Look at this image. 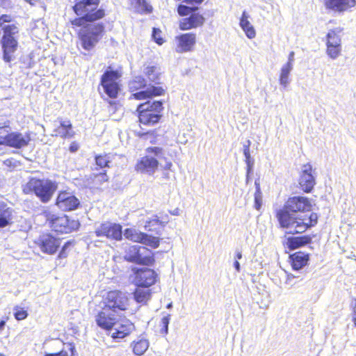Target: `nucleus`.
<instances>
[{"mask_svg": "<svg viewBox=\"0 0 356 356\" xmlns=\"http://www.w3.org/2000/svg\"><path fill=\"white\" fill-rule=\"evenodd\" d=\"M312 209V204L308 197L293 196L287 199L282 208L275 211V216L279 223V227L286 229L287 234L293 235L287 237L283 242L284 248L293 250L312 243L313 238L316 236L315 234L294 235L303 234L315 227L318 222V215L315 212L303 216L293 214L309 212Z\"/></svg>", "mask_w": 356, "mask_h": 356, "instance_id": "nucleus-1", "label": "nucleus"}, {"mask_svg": "<svg viewBox=\"0 0 356 356\" xmlns=\"http://www.w3.org/2000/svg\"><path fill=\"white\" fill-rule=\"evenodd\" d=\"M99 4L100 0H76L72 7L76 17L69 23L76 31L81 48L88 51L92 50L105 34L104 24L96 23L106 15Z\"/></svg>", "mask_w": 356, "mask_h": 356, "instance_id": "nucleus-2", "label": "nucleus"}, {"mask_svg": "<svg viewBox=\"0 0 356 356\" xmlns=\"http://www.w3.org/2000/svg\"><path fill=\"white\" fill-rule=\"evenodd\" d=\"M12 21L13 17L10 15H0V29L2 31L0 44L2 49V58L6 63H10L15 59V54L19 46L17 39L19 32L18 24L15 23L7 24Z\"/></svg>", "mask_w": 356, "mask_h": 356, "instance_id": "nucleus-3", "label": "nucleus"}, {"mask_svg": "<svg viewBox=\"0 0 356 356\" xmlns=\"http://www.w3.org/2000/svg\"><path fill=\"white\" fill-rule=\"evenodd\" d=\"M58 189V183L47 178L29 177L22 185V191L24 195H34L42 203H48Z\"/></svg>", "mask_w": 356, "mask_h": 356, "instance_id": "nucleus-4", "label": "nucleus"}, {"mask_svg": "<svg viewBox=\"0 0 356 356\" xmlns=\"http://www.w3.org/2000/svg\"><path fill=\"white\" fill-rule=\"evenodd\" d=\"M163 102L149 101L140 103L136 108L138 122L145 126H154L163 116Z\"/></svg>", "mask_w": 356, "mask_h": 356, "instance_id": "nucleus-5", "label": "nucleus"}, {"mask_svg": "<svg viewBox=\"0 0 356 356\" xmlns=\"http://www.w3.org/2000/svg\"><path fill=\"white\" fill-rule=\"evenodd\" d=\"M32 132L22 134L19 131H10L9 121L0 122V145L20 149L27 147L32 138Z\"/></svg>", "mask_w": 356, "mask_h": 356, "instance_id": "nucleus-6", "label": "nucleus"}, {"mask_svg": "<svg viewBox=\"0 0 356 356\" xmlns=\"http://www.w3.org/2000/svg\"><path fill=\"white\" fill-rule=\"evenodd\" d=\"M129 90L132 93L130 99L141 101L162 96L165 90L161 86H149L147 88V81L141 76H135L129 83Z\"/></svg>", "mask_w": 356, "mask_h": 356, "instance_id": "nucleus-7", "label": "nucleus"}, {"mask_svg": "<svg viewBox=\"0 0 356 356\" xmlns=\"http://www.w3.org/2000/svg\"><path fill=\"white\" fill-rule=\"evenodd\" d=\"M103 309L113 313L126 312L130 307V299L126 292L120 289L108 291L102 296Z\"/></svg>", "mask_w": 356, "mask_h": 356, "instance_id": "nucleus-8", "label": "nucleus"}, {"mask_svg": "<svg viewBox=\"0 0 356 356\" xmlns=\"http://www.w3.org/2000/svg\"><path fill=\"white\" fill-rule=\"evenodd\" d=\"M122 77V71L114 70L111 66L107 67L100 78V85L105 94L111 99L118 98L121 90L120 83Z\"/></svg>", "mask_w": 356, "mask_h": 356, "instance_id": "nucleus-9", "label": "nucleus"}, {"mask_svg": "<svg viewBox=\"0 0 356 356\" xmlns=\"http://www.w3.org/2000/svg\"><path fill=\"white\" fill-rule=\"evenodd\" d=\"M124 259L138 265L151 266L155 264L154 253L145 246L132 245L125 250Z\"/></svg>", "mask_w": 356, "mask_h": 356, "instance_id": "nucleus-10", "label": "nucleus"}, {"mask_svg": "<svg viewBox=\"0 0 356 356\" xmlns=\"http://www.w3.org/2000/svg\"><path fill=\"white\" fill-rule=\"evenodd\" d=\"M49 213L45 215L49 222V227L56 232L59 234H68L76 231L79 227L78 220L70 218L66 215L61 216H51L49 218Z\"/></svg>", "mask_w": 356, "mask_h": 356, "instance_id": "nucleus-11", "label": "nucleus"}, {"mask_svg": "<svg viewBox=\"0 0 356 356\" xmlns=\"http://www.w3.org/2000/svg\"><path fill=\"white\" fill-rule=\"evenodd\" d=\"M95 234L97 237H105L111 241H120L122 239V226L111 221H104L95 228Z\"/></svg>", "mask_w": 356, "mask_h": 356, "instance_id": "nucleus-12", "label": "nucleus"}, {"mask_svg": "<svg viewBox=\"0 0 356 356\" xmlns=\"http://www.w3.org/2000/svg\"><path fill=\"white\" fill-rule=\"evenodd\" d=\"M134 284L136 286L149 288L159 280L158 274L153 269L148 268H134Z\"/></svg>", "mask_w": 356, "mask_h": 356, "instance_id": "nucleus-13", "label": "nucleus"}, {"mask_svg": "<svg viewBox=\"0 0 356 356\" xmlns=\"http://www.w3.org/2000/svg\"><path fill=\"white\" fill-rule=\"evenodd\" d=\"M342 28L330 29L326 35V53L332 59L338 58L341 52V39L339 35Z\"/></svg>", "mask_w": 356, "mask_h": 356, "instance_id": "nucleus-14", "label": "nucleus"}, {"mask_svg": "<svg viewBox=\"0 0 356 356\" xmlns=\"http://www.w3.org/2000/svg\"><path fill=\"white\" fill-rule=\"evenodd\" d=\"M55 205L63 211H71L80 207V201L71 192L62 190L58 193Z\"/></svg>", "mask_w": 356, "mask_h": 356, "instance_id": "nucleus-15", "label": "nucleus"}, {"mask_svg": "<svg viewBox=\"0 0 356 356\" xmlns=\"http://www.w3.org/2000/svg\"><path fill=\"white\" fill-rule=\"evenodd\" d=\"M196 44V34L193 32L181 33L175 38V50L183 54L192 51Z\"/></svg>", "mask_w": 356, "mask_h": 356, "instance_id": "nucleus-16", "label": "nucleus"}, {"mask_svg": "<svg viewBox=\"0 0 356 356\" xmlns=\"http://www.w3.org/2000/svg\"><path fill=\"white\" fill-rule=\"evenodd\" d=\"M35 243L42 252L54 254L60 246V239L50 233H44L40 236Z\"/></svg>", "mask_w": 356, "mask_h": 356, "instance_id": "nucleus-17", "label": "nucleus"}, {"mask_svg": "<svg viewBox=\"0 0 356 356\" xmlns=\"http://www.w3.org/2000/svg\"><path fill=\"white\" fill-rule=\"evenodd\" d=\"M134 330V323L129 319H116V324L112 329L111 337L114 340L122 339L129 336Z\"/></svg>", "mask_w": 356, "mask_h": 356, "instance_id": "nucleus-18", "label": "nucleus"}, {"mask_svg": "<svg viewBox=\"0 0 356 356\" xmlns=\"http://www.w3.org/2000/svg\"><path fill=\"white\" fill-rule=\"evenodd\" d=\"M313 168L310 163H306L302 165L298 184L300 188L305 193H310L316 184L315 179L312 175Z\"/></svg>", "mask_w": 356, "mask_h": 356, "instance_id": "nucleus-19", "label": "nucleus"}, {"mask_svg": "<svg viewBox=\"0 0 356 356\" xmlns=\"http://www.w3.org/2000/svg\"><path fill=\"white\" fill-rule=\"evenodd\" d=\"M159 161L149 155L141 157L135 164V170L138 172L154 174L158 169Z\"/></svg>", "mask_w": 356, "mask_h": 356, "instance_id": "nucleus-20", "label": "nucleus"}, {"mask_svg": "<svg viewBox=\"0 0 356 356\" xmlns=\"http://www.w3.org/2000/svg\"><path fill=\"white\" fill-rule=\"evenodd\" d=\"M323 3L327 10L343 13L356 6V0H324Z\"/></svg>", "mask_w": 356, "mask_h": 356, "instance_id": "nucleus-21", "label": "nucleus"}, {"mask_svg": "<svg viewBox=\"0 0 356 356\" xmlns=\"http://www.w3.org/2000/svg\"><path fill=\"white\" fill-rule=\"evenodd\" d=\"M310 260V254L304 251H297L291 254L289 261L293 270H300L307 266Z\"/></svg>", "mask_w": 356, "mask_h": 356, "instance_id": "nucleus-22", "label": "nucleus"}, {"mask_svg": "<svg viewBox=\"0 0 356 356\" xmlns=\"http://www.w3.org/2000/svg\"><path fill=\"white\" fill-rule=\"evenodd\" d=\"M102 309L98 312L95 316V322L99 327L106 331H112L115 324H116V318L114 315L108 314Z\"/></svg>", "mask_w": 356, "mask_h": 356, "instance_id": "nucleus-23", "label": "nucleus"}, {"mask_svg": "<svg viewBox=\"0 0 356 356\" xmlns=\"http://www.w3.org/2000/svg\"><path fill=\"white\" fill-rule=\"evenodd\" d=\"M54 136L63 139L72 138L75 136L72 123L70 120H59V124L54 129Z\"/></svg>", "mask_w": 356, "mask_h": 356, "instance_id": "nucleus-24", "label": "nucleus"}, {"mask_svg": "<svg viewBox=\"0 0 356 356\" xmlns=\"http://www.w3.org/2000/svg\"><path fill=\"white\" fill-rule=\"evenodd\" d=\"M14 210L5 202H0V228H4L13 222Z\"/></svg>", "mask_w": 356, "mask_h": 356, "instance_id": "nucleus-25", "label": "nucleus"}, {"mask_svg": "<svg viewBox=\"0 0 356 356\" xmlns=\"http://www.w3.org/2000/svg\"><path fill=\"white\" fill-rule=\"evenodd\" d=\"M249 15L245 11H243L240 18V26L244 31L245 35L249 39H252L256 36V31L253 26L248 20Z\"/></svg>", "mask_w": 356, "mask_h": 356, "instance_id": "nucleus-26", "label": "nucleus"}, {"mask_svg": "<svg viewBox=\"0 0 356 356\" xmlns=\"http://www.w3.org/2000/svg\"><path fill=\"white\" fill-rule=\"evenodd\" d=\"M152 290L149 288L138 287L133 292L134 300L143 305H146L152 297Z\"/></svg>", "mask_w": 356, "mask_h": 356, "instance_id": "nucleus-27", "label": "nucleus"}, {"mask_svg": "<svg viewBox=\"0 0 356 356\" xmlns=\"http://www.w3.org/2000/svg\"><path fill=\"white\" fill-rule=\"evenodd\" d=\"M130 5L140 14H149L152 13V6L147 0H129Z\"/></svg>", "mask_w": 356, "mask_h": 356, "instance_id": "nucleus-28", "label": "nucleus"}, {"mask_svg": "<svg viewBox=\"0 0 356 356\" xmlns=\"http://www.w3.org/2000/svg\"><path fill=\"white\" fill-rule=\"evenodd\" d=\"M124 236L127 240L140 243L143 241V238L146 236V233L137 231L134 228H126L124 231Z\"/></svg>", "mask_w": 356, "mask_h": 356, "instance_id": "nucleus-29", "label": "nucleus"}, {"mask_svg": "<svg viewBox=\"0 0 356 356\" xmlns=\"http://www.w3.org/2000/svg\"><path fill=\"white\" fill-rule=\"evenodd\" d=\"M133 352L136 355H142L147 350L149 342L147 339H140L132 342Z\"/></svg>", "mask_w": 356, "mask_h": 356, "instance_id": "nucleus-30", "label": "nucleus"}, {"mask_svg": "<svg viewBox=\"0 0 356 356\" xmlns=\"http://www.w3.org/2000/svg\"><path fill=\"white\" fill-rule=\"evenodd\" d=\"M95 163L97 169L110 168L111 159L109 154H99L95 156Z\"/></svg>", "mask_w": 356, "mask_h": 356, "instance_id": "nucleus-31", "label": "nucleus"}, {"mask_svg": "<svg viewBox=\"0 0 356 356\" xmlns=\"http://www.w3.org/2000/svg\"><path fill=\"white\" fill-rule=\"evenodd\" d=\"M292 70L291 59L282 67L279 81L281 85L286 87L289 83V75Z\"/></svg>", "mask_w": 356, "mask_h": 356, "instance_id": "nucleus-32", "label": "nucleus"}, {"mask_svg": "<svg viewBox=\"0 0 356 356\" xmlns=\"http://www.w3.org/2000/svg\"><path fill=\"white\" fill-rule=\"evenodd\" d=\"M92 182L95 186H101L109 181L106 171L103 170L99 173L93 174L91 177Z\"/></svg>", "mask_w": 356, "mask_h": 356, "instance_id": "nucleus-33", "label": "nucleus"}, {"mask_svg": "<svg viewBox=\"0 0 356 356\" xmlns=\"http://www.w3.org/2000/svg\"><path fill=\"white\" fill-rule=\"evenodd\" d=\"M161 242V238L157 236H154L146 234V236L143 238V241L140 243H143L145 245L149 246L152 248H157Z\"/></svg>", "mask_w": 356, "mask_h": 356, "instance_id": "nucleus-34", "label": "nucleus"}, {"mask_svg": "<svg viewBox=\"0 0 356 356\" xmlns=\"http://www.w3.org/2000/svg\"><path fill=\"white\" fill-rule=\"evenodd\" d=\"M145 75L152 81H156L159 79L160 73L158 67L154 65H149L145 68Z\"/></svg>", "mask_w": 356, "mask_h": 356, "instance_id": "nucleus-35", "label": "nucleus"}, {"mask_svg": "<svg viewBox=\"0 0 356 356\" xmlns=\"http://www.w3.org/2000/svg\"><path fill=\"white\" fill-rule=\"evenodd\" d=\"M255 193L254 195V207L257 210H260L262 205V193L259 181H255Z\"/></svg>", "mask_w": 356, "mask_h": 356, "instance_id": "nucleus-36", "label": "nucleus"}, {"mask_svg": "<svg viewBox=\"0 0 356 356\" xmlns=\"http://www.w3.org/2000/svg\"><path fill=\"white\" fill-rule=\"evenodd\" d=\"M170 323V316L167 315L161 318L159 324L158 332L161 335H165L168 334V325Z\"/></svg>", "mask_w": 356, "mask_h": 356, "instance_id": "nucleus-37", "label": "nucleus"}, {"mask_svg": "<svg viewBox=\"0 0 356 356\" xmlns=\"http://www.w3.org/2000/svg\"><path fill=\"white\" fill-rule=\"evenodd\" d=\"M137 136L140 138L147 139L148 137L151 138L150 143H155L157 139L158 134L156 133V129L149 130L146 132H139L137 134Z\"/></svg>", "mask_w": 356, "mask_h": 356, "instance_id": "nucleus-38", "label": "nucleus"}, {"mask_svg": "<svg viewBox=\"0 0 356 356\" xmlns=\"http://www.w3.org/2000/svg\"><path fill=\"white\" fill-rule=\"evenodd\" d=\"M28 312L23 307L15 306L14 307V316L17 321H22L27 318Z\"/></svg>", "mask_w": 356, "mask_h": 356, "instance_id": "nucleus-39", "label": "nucleus"}, {"mask_svg": "<svg viewBox=\"0 0 356 356\" xmlns=\"http://www.w3.org/2000/svg\"><path fill=\"white\" fill-rule=\"evenodd\" d=\"M152 38L154 41L159 45H161L164 43L165 40L162 37V31L160 29L153 28L152 29Z\"/></svg>", "mask_w": 356, "mask_h": 356, "instance_id": "nucleus-40", "label": "nucleus"}, {"mask_svg": "<svg viewBox=\"0 0 356 356\" xmlns=\"http://www.w3.org/2000/svg\"><path fill=\"white\" fill-rule=\"evenodd\" d=\"M250 141L248 140L247 141V144L243 145V154L245 157V162L247 164L250 166Z\"/></svg>", "mask_w": 356, "mask_h": 356, "instance_id": "nucleus-41", "label": "nucleus"}, {"mask_svg": "<svg viewBox=\"0 0 356 356\" xmlns=\"http://www.w3.org/2000/svg\"><path fill=\"white\" fill-rule=\"evenodd\" d=\"M72 244V242L70 241H68L66 243H65V244L63 245L60 251L59 252V253L58 254V259H64L67 257V253L66 252V250Z\"/></svg>", "mask_w": 356, "mask_h": 356, "instance_id": "nucleus-42", "label": "nucleus"}, {"mask_svg": "<svg viewBox=\"0 0 356 356\" xmlns=\"http://www.w3.org/2000/svg\"><path fill=\"white\" fill-rule=\"evenodd\" d=\"M145 152L147 154H153L155 156L163 154V149L159 147H149L146 148Z\"/></svg>", "mask_w": 356, "mask_h": 356, "instance_id": "nucleus-43", "label": "nucleus"}, {"mask_svg": "<svg viewBox=\"0 0 356 356\" xmlns=\"http://www.w3.org/2000/svg\"><path fill=\"white\" fill-rule=\"evenodd\" d=\"M351 310V320L353 322L354 326L356 327V298L353 299L350 306Z\"/></svg>", "mask_w": 356, "mask_h": 356, "instance_id": "nucleus-44", "label": "nucleus"}, {"mask_svg": "<svg viewBox=\"0 0 356 356\" xmlns=\"http://www.w3.org/2000/svg\"><path fill=\"white\" fill-rule=\"evenodd\" d=\"M166 218H168L167 216ZM168 219H165V221H161L157 216H156L153 219H151L146 222L145 227L147 228L149 226L154 224L163 225V223L168 222Z\"/></svg>", "mask_w": 356, "mask_h": 356, "instance_id": "nucleus-45", "label": "nucleus"}, {"mask_svg": "<svg viewBox=\"0 0 356 356\" xmlns=\"http://www.w3.org/2000/svg\"><path fill=\"white\" fill-rule=\"evenodd\" d=\"M109 107L111 108L113 112H115L120 106V102L119 101H113V100H108V101Z\"/></svg>", "mask_w": 356, "mask_h": 356, "instance_id": "nucleus-46", "label": "nucleus"}, {"mask_svg": "<svg viewBox=\"0 0 356 356\" xmlns=\"http://www.w3.org/2000/svg\"><path fill=\"white\" fill-rule=\"evenodd\" d=\"M43 356H68V353L66 350H62L58 353H45Z\"/></svg>", "mask_w": 356, "mask_h": 356, "instance_id": "nucleus-47", "label": "nucleus"}, {"mask_svg": "<svg viewBox=\"0 0 356 356\" xmlns=\"http://www.w3.org/2000/svg\"><path fill=\"white\" fill-rule=\"evenodd\" d=\"M79 145L75 141L72 142L69 146V150L72 153L76 152L79 149Z\"/></svg>", "mask_w": 356, "mask_h": 356, "instance_id": "nucleus-48", "label": "nucleus"}, {"mask_svg": "<svg viewBox=\"0 0 356 356\" xmlns=\"http://www.w3.org/2000/svg\"><path fill=\"white\" fill-rule=\"evenodd\" d=\"M234 267H235L236 270L238 272H239V271H240V269H241V268H240V264H239V262H238L237 260H236V261H234Z\"/></svg>", "mask_w": 356, "mask_h": 356, "instance_id": "nucleus-49", "label": "nucleus"}, {"mask_svg": "<svg viewBox=\"0 0 356 356\" xmlns=\"http://www.w3.org/2000/svg\"><path fill=\"white\" fill-rule=\"evenodd\" d=\"M172 165V163L171 161H168L165 163V166H164V169L165 170H170L171 168Z\"/></svg>", "mask_w": 356, "mask_h": 356, "instance_id": "nucleus-50", "label": "nucleus"}, {"mask_svg": "<svg viewBox=\"0 0 356 356\" xmlns=\"http://www.w3.org/2000/svg\"><path fill=\"white\" fill-rule=\"evenodd\" d=\"M241 257H242L241 252H236V256H235V258L236 259V260L241 259Z\"/></svg>", "mask_w": 356, "mask_h": 356, "instance_id": "nucleus-51", "label": "nucleus"}, {"mask_svg": "<svg viewBox=\"0 0 356 356\" xmlns=\"http://www.w3.org/2000/svg\"><path fill=\"white\" fill-rule=\"evenodd\" d=\"M5 324H6V321L2 320L0 321V330H1L3 328V327L5 326Z\"/></svg>", "mask_w": 356, "mask_h": 356, "instance_id": "nucleus-52", "label": "nucleus"}, {"mask_svg": "<svg viewBox=\"0 0 356 356\" xmlns=\"http://www.w3.org/2000/svg\"><path fill=\"white\" fill-rule=\"evenodd\" d=\"M293 55H294V53L293 51H291L289 54V60H290V59H291V63H293Z\"/></svg>", "mask_w": 356, "mask_h": 356, "instance_id": "nucleus-53", "label": "nucleus"}, {"mask_svg": "<svg viewBox=\"0 0 356 356\" xmlns=\"http://www.w3.org/2000/svg\"><path fill=\"white\" fill-rule=\"evenodd\" d=\"M12 159H8L6 161H4V164L9 165L11 163Z\"/></svg>", "mask_w": 356, "mask_h": 356, "instance_id": "nucleus-54", "label": "nucleus"}, {"mask_svg": "<svg viewBox=\"0 0 356 356\" xmlns=\"http://www.w3.org/2000/svg\"><path fill=\"white\" fill-rule=\"evenodd\" d=\"M0 356H6V355H4L3 353H0Z\"/></svg>", "mask_w": 356, "mask_h": 356, "instance_id": "nucleus-55", "label": "nucleus"}]
</instances>
